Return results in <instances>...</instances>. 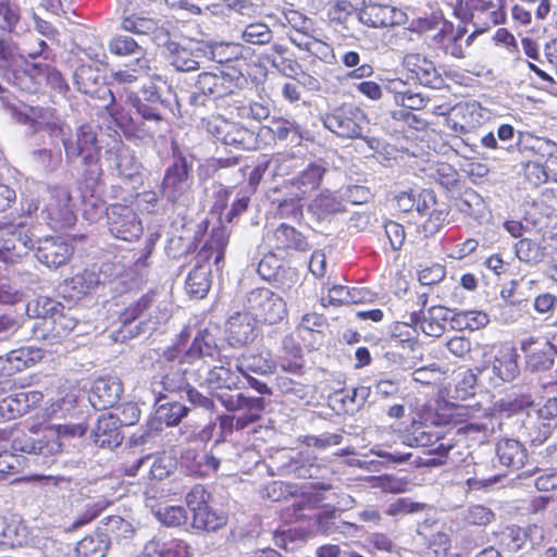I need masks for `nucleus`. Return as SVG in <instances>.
<instances>
[{
	"label": "nucleus",
	"instance_id": "nucleus-1",
	"mask_svg": "<svg viewBox=\"0 0 557 557\" xmlns=\"http://www.w3.org/2000/svg\"><path fill=\"white\" fill-rule=\"evenodd\" d=\"M126 98L140 117L138 121L131 119L129 125L124 131L126 136L150 143L166 131L164 110L168 103L161 99L156 85L141 84L138 91H128Z\"/></svg>",
	"mask_w": 557,
	"mask_h": 557
},
{
	"label": "nucleus",
	"instance_id": "nucleus-2",
	"mask_svg": "<svg viewBox=\"0 0 557 557\" xmlns=\"http://www.w3.org/2000/svg\"><path fill=\"white\" fill-rule=\"evenodd\" d=\"M230 233L224 227L214 228L210 237L196 255V264L188 273L185 282L186 292L196 297L203 298L211 286V261L216 271L224 267L225 249L228 245Z\"/></svg>",
	"mask_w": 557,
	"mask_h": 557
},
{
	"label": "nucleus",
	"instance_id": "nucleus-3",
	"mask_svg": "<svg viewBox=\"0 0 557 557\" xmlns=\"http://www.w3.org/2000/svg\"><path fill=\"white\" fill-rule=\"evenodd\" d=\"M55 136L61 137L67 162H73L82 158L87 169L83 175L90 186L96 185L101 175L102 169L99 164V147L97 145V134L91 125H82L75 134L67 135L66 127L61 122L49 124Z\"/></svg>",
	"mask_w": 557,
	"mask_h": 557
},
{
	"label": "nucleus",
	"instance_id": "nucleus-4",
	"mask_svg": "<svg viewBox=\"0 0 557 557\" xmlns=\"http://www.w3.org/2000/svg\"><path fill=\"white\" fill-rule=\"evenodd\" d=\"M245 82V76L235 69L202 72L196 81V91L189 96V103L195 108L205 107L210 98L218 99L235 94Z\"/></svg>",
	"mask_w": 557,
	"mask_h": 557
},
{
	"label": "nucleus",
	"instance_id": "nucleus-5",
	"mask_svg": "<svg viewBox=\"0 0 557 557\" xmlns=\"http://www.w3.org/2000/svg\"><path fill=\"white\" fill-rule=\"evenodd\" d=\"M36 312L42 321L35 327V336L46 341H59L66 337L76 327L77 319L65 311L60 302L41 297L36 300Z\"/></svg>",
	"mask_w": 557,
	"mask_h": 557
},
{
	"label": "nucleus",
	"instance_id": "nucleus-6",
	"mask_svg": "<svg viewBox=\"0 0 557 557\" xmlns=\"http://www.w3.org/2000/svg\"><path fill=\"white\" fill-rule=\"evenodd\" d=\"M85 433L86 428L82 424H49L44 428L42 436L40 438H15L12 443V447L15 451L50 457L61 453L62 437H81Z\"/></svg>",
	"mask_w": 557,
	"mask_h": 557
},
{
	"label": "nucleus",
	"instance_id": "nucleus-7",
	"mask_svg": "<svg viewBox=\"0 0 557 557\" xmlns=\"http://www.w3.org/2000/svg\"><path fill=\"white\" fill-rule=\"evenodd\" d=\"M325 128L342 138L361 137L367 117L364 112L351 103H344L322 116Z\"/></svg>",
	"mask_w": 557,
	"mask_h": 557
},
{
	"label": "nucleus",
	"instance_id": "nucleus-8",
	"mask_svg": "<svg viewBox=\"0 0 557 557\" xmlns=\"http://www.w3.org/2000/svg\"><path fill=\"white\" fill-rule=\"evenodd\" d=\"M245 308L258 321L275 324L286 315V302L268 288H256L247 294Z\"/></svg>",
	"mask_w": 557,
	"mask_h": 557
},
{
	"label": "nucleus",
	"instance_id": "nucleus-9",
	"mask_svg": "<svg viewBox=\"0 0 557 557\" xmlns=\"http://www.w3.org/2000/svg\"><path fill=\"white\" fill-rule=\"evenodd\" d=\"M207 131L216 140L245 150L255 149L258 144V137L253 131L221 116L208 121Z\"/></svg>",
	"mask_w": 557,
	"mask_h": 557
},
{
	"label": "nucleus",
	"instance_id": "nucleus-10",
	"mask_svg": "<svg viewBox=\"0 0 557 557\" xmlns=\"http://www.w3.org/2000/svg\"><path fill=\"white\" fill-rule=\"evenodd\" d=\"M191 165L185 157L178 156L166 168L161 184V193L171 202L184 201L191 186L189 175Z\"/></svg>",
	"mask_w": 557,
	"mask_h": 557
},
{
	"label": "nucleus",
	"instance_id": "nucleus-11",
	"mask_svg": "<svg viewBox=\"0 0 557 557\" xmlns=\"http://www.w3.org/2000/svg\"><path fill=\"white\" fill-rule=\"evenodd\" d=\"M153 294H146L138 301L127 307L120 315L123 324H128L135 320H140L147 331H153L170 318V311L166 306L160 305L153 307Z\"/></svg>",
	"mask_w": 557,
	"mask_h": 557
},
{
	"label": "nucleus",
	"instance_id": "nucleus-12",
	"mask_svg": "<svg viewBox=\"0 0 557 557\" xmlns=\"http://www.w3.org/2000/svg\"><path fill=\"white\" fill-rule=\"evenodd\" d=\"M108 227L112 236L132 242L143 234V225L137 213L128 206L115 203L107 209Z\"/></svg>",
	"mask_w": 557,
	"mask_h": 557
},
{
	"label": "nucleus",
	"instance_id": "nucleus-13",
	"mask_svg": "<svg viewBox=\"0 0 557 557\" xmlns=\"http://www.w3.org/2000/svg\"><path fill=\"white\" fill-rule=\"evenodd\" d=\"M557 397L548 398L541 407L528 411L524 422L529 437L534 444L544 443L556 428Z\"/></svg>",
	"mask_w": 557,
	"mask_h": 557
},
{
	"label": "nucleus",
	"instance_id": "nucleus-14",
	"mask_svg": "<svg viewBox=\"0 0 557 557\" xmlns=\"http://www.w3.org/2000/svg\"><path fill=\"white\" fill-rule=\"evenodd\" d=\"M164 358L168 362V366L164 368V374L160 381L151 383L152 393L159 395L157 400L165 397L163 394L164 392L181 393L189 385L185 376L187 370L182 367H177V364L184 362L182 358L178 359L177 350L174 348L166 350L164 352Z\"/></svg>",
	"mask_w": 557,
	"mask_h": 557
},
{
	"label": "nucleus",
	"instance_id": "nucleus-15",
	"mask_svg": "<svg viewBox=\"0 0 557 557\" xmlns=\"http://www.w3.org/2000/svg\"><path fill=\"white\" fill-rule=\"evenodd\" d=\"M34 248L33 240L24 225H10L0 236V260L13 263Z\"/></svg>",
	"mask_w": 557,
	"mask_h": 557
},
{
	"label": "nucleus",
	"instance_id": "nucleus-16",
	"mask_svg": "<svg viewBox=\"0 0 557 557\" xmlns=\"http://www.w3.org/2000/svg\"><path fill=\"white\" fill-rule=\"evenodd\" d=\"M104 161L111 171L117 176L133 180L139 174L140 164L134 156V152L122 141H114L104 151Z\"/></svg>",
	"mask_w": 557,
	"mask_h": 557
},
{
	"label": "nucleus",
	"instance_id": "nucleus-17",
	"mask_svg": "<svg viewBox=\"0 0 557 557\" xmlns=\"http://www.w3.org/2000/svg\"><path fill=\"white\" fill-rule=\"evenodd\" d=\"M258 335L257 320L245 309L232 314L226 322V338L233 347H242L255 341Z\"/></svg>",
	"mask_w": 557,
	"mask_h": 557
},
{
	"label": "nucleus",
	"instance_id": "nucleus-18",
	"mask_svg": "<svg viewBox=\"0 0 557 557\" xmlns=\"http://www.w3.org/2000/svg\"><path fill=\"white\" fill-rule=\"evenodd\" d=\"M45 211L58 227L71 226L76 220L71 206V195L65 187H53L49 190Z\"/></svg>",
	"mask_w": 557,
	"mask_h": 557
},
{
	"label": "nucleus",
	"instance_id": "nucleus-19",
	"mask_svg": "<svg viewBox=\"0 0 557 557\" xmlns=\"http://www.w3.org/2000/svg\"><path fill=\"white\" fill-rule=\"evenodd\" d=\"M521 349L525 352L527 367L530 370L546 371L554 366L557 349L550 342L530 337L521 342Z\"/></svg>",
	"mask_w": 557,
	"mask_h": 557
},
{
	"label": "nucleus",
	"instance_id": "nucleus-20",
	"mask_svg": "<svg viewBox=\"0 0 557 557\" xmlns=\"http://www.w3.org/2000/svg\"><path fill=\"white\" fill-rule=\"evenodd\" d=\"M405 14L401 10L383 4H364L358 12V21L366 26L379 28L400 25Z\"/></svg>",
	"mask_w": 557,
	"mask_h": 557
},
{
	"label": "nucleus",
	"instance_id": "nucleus-21",
	"mask_svg": "<svg viewBox=\"0 0 557 557\" xmlns=\"http://www.w3.org/2000/svg\"><path fill=\"white\" fill-rule=\"evenodd\" d=\"M123 393V385L117 376L97 379L89 393V401L95 409L103 410L116 405Z\"/></svg>",
	"mask_w": 557,
	"mask_h": 557
},
{
	"label": "nucleus",
	"instance_id": "nucleus-22",
	"mask_svg": "<svg viewBox=\"0 0 557 557\" xmlns=\"http://www.w3.org/2000/svg\"><path fill=\"white\" fill-rule=\"evenodd\" d=\"M73 248L61 237H45L37 242L36 258L48 268H58L66 263Z\"/></svg>",
	"mask_w": 557,
	"mask_h": 557
},
{
	"label": "nucleus",
	"instance_id": "nucleus-23",
	"mask_svg": "<svg viewBox=\"0 0 557 557\" xmlns=\"http://www.w3.org/2000/svg\"><path fill=\"white\" fill-rule=\"evenodd\" d=\"M221 364L214 366L207 370L201 385H206L211 389H242L245 383L236 369H233L230 363L220 361Z\"/></svg>",
	"mask_w": 557,
	"mask_h": 557
},
{
	"label": "nucleus",
	"instance_id": "nucleus-24",
	"mask_svg": "<svg viewBox=\"0 0 557 557\" xmlns=\"http://www.w3.org/2000/svg\"><path fill=\"white\" fill-rule=\"evenodd\" d=\"M403 65L416 75L420 84L438 88L442 85V77L432 61L420 53H408L403 59Z\"/></svg>",
	"mask_w": 557,
	"mask_h": 557
},
{
	"label": "nucleus",
	"instance_id": "nucleus-25",
	"mask_svg": "<svg viewBox=\"0 0 557 557\" xmlns=\"http://www.w3.org/2000/svg\"><path fill=\"white\" fill-rule=\"evenodd\" d=\"M121 424L115 414H102L92 430L94 442L99 447L113 448L122 443Z\"/></svg>",
	"mask_w": 557,
	"mask_h": 557
},
{
	"label": "nucleus",
	"instance_id": "nucleus-26",
	"mask_svg": "<svg viewBox=\"0 0 557 557\" xmlns=\"http://www.w3.org/2000/svg\"><path fill=\"white\" fill-rule=\"evenodd\" d=\"M272 248L276 250L308 251L310 245L306 237L295 227L282 223L269 237Z\"/></svg>",
	"mask_w": 557,
	"mask_h": 557
},
{
	"label": "nucleus",
	"instance_id": "nucleus-27",
	"mask_svg": "<svg viewBox=\"0 0 557 557\" xmlns=\"http://www.w3.org/2000/svg\"><path fill=\"white\" fill-rule=\"evenodd\" d=\"M234 367L242 377L251 374L265 375L274 372L275 362L269 354L249 352L237 357Z\"/></svg>",
	"mask_w": 557,
	"mask_h": 557
},
{
	"label": "nucleus",
	"instance_id": "nucleus-28",
	"mask_svg": "<svg viewBox=\"0 0 557 557\" xmlns=\"http://www.w3.org/2000/svg\"><path fill=\"white\" fill-rule=\"evenodd\" d=\"M417 533L429 541L435 557H444L450 546L449 535L443 524L438 527L436 521L424 520L418 525Z\"/></svg>",
	"mask_w": 557,
	"mask_h": 557
},
{
	"label": "nucleus",
	"instance_id": "nucleus-29",
	"mask_svg": "<svg viewBox=\"0 0 557 557\" xmlns=\"http://www.w3.org/2000/svg\"><path fill=\"white\" fill-rule=\"evenodd\" d=\"M518 354L512 347H503L492 361V372L503 382L512 381L519 374Z\"/></svg>",
	"mask_w": 557,
	"mask_h": 557
},
{
	"label": "nucleus",
	"instance_id": "nucleus-30",
	"mask_svg": "<svg viewBox=\"0 0 557 557\" xmlns=\"http://www.w3.org/2000/svg\"><path fill=\"white\" fill-rule=\"evenodd\" d=\"M496 455L499 462L510 469H520L527 460V450L523 445L511 438H504L497 443Z\"/></svg>",
	"mask_w": 557,
	"mask_h": 557
},
{
	"label": "nucleus",
	"instance_id": "nucleus-31",
	"mask_svg": "<svg viewBox=\"0 0 557 557\" xmlns=\"http://www.w3.org/2000/svg\"><path fill=\"white\" fill-rule=\"evenodd\" d=\"M219 354V347L215 337L208 330H202L197 333L193 343L185 355L182 357L189 363L206 357L214 358Z\"/></svg>",
	"mask_w": 557,
	"mask_h": 557
},
{
	"label": "nucleus",
	"instance_id": "nucleus-32",
	"mask_svg": "<svg viewBox=\"0 0 557 557\" xmlns=\"http://www.w3.org/2000/svg\"><path fill=\"white\" fill-rule=\"evenodd\" d=\"M183 462L190 473L198 476H210L220 467V459L208 451H187Z\"/></svg>",
	"mask_w": 557,
	"mask_h": 557
},
{
	"label": "nucleus",
	"instance_id": "nucleus-33",
	"mask_svg": "<svg viewBox=\"0 0 557 557\" xmlns=\"http://www.w3.org/2000/svg\"><path fill=\"white\" fill-rule=\"evenodd\" d=\"M287 471L300 479H325L330 474V469L315 458L302 457L292 458Z\"/></svg>",
	"mask_w": 557,
	"mask_h": 557
},
{
	"label": "nucleus",
	"instance_id": "nucleus-34",
	"mask_svg": "<svg viewBox=\"0 0 557 557\" xmlns=\"http://www.w3.org/2000/svg\"><path fill=\"white\" fill-rule=\"evenodd\" d=\"M219 401L228 411H253L262 412L264 409V400L261 397H248L243 393L230 394L222 393L218 395Z\"/></svg>",
	"mask_w": 557,
	"mask_h": 557
},
{
	"label": "nucleus",
	"instance_id": "nucleus-35",
	"mask_svg": "<svg viewBox=\"0 0 557 557\" xmlns=\"http://www.w3.org/2000/svg\"><path fill=\"white\" fill-rule=\"evenodd\" d=\"M23 60L22 48H18L9 33L0 35V74L13 71Z\"/></svg>",
	"mask_w": 557,
	"mask_h": 557
},
{
	"label": "nucleus",
	"instance_id": "nucleus-36",
	"mask_svg": "<svg viewBox=\"0 0 557 557\" xmlns=\"http://www.w3.org/2000/svg\"><path fill=\"white\" fill-rule=\"evenodd\" d=\"M200 50L209 60L223 64L237 60L242 46L234 42H205Z\"/></svg>",
	"mask_w": 557,
	"mask_h": 557
},
{
	"label": "nucleus",
	"instance_id": "nucleus-37",
	"mask_svg": "<svg viewBox=\"0 0 557 557\" xmlns=\"http://www.w3.org/2000/svg\"><path fill=\"white\" fill-rule=\"evenodd\" d=\"M309 210L319 220H325L330 215L345 211V207L334 194L329 190L317 196L309 206Z\"/></svg>",
	"mask_w": 557,
	"mask_h": 557
},
{
	"label": "nucleus",
	"instance_id": "nucleus-38",
	"mask_svg": "<svg viewBox=\"0 0 557 557\" xmlns=\"http://www.w3.org/2000/svg\"><path fill=\"white\" fill-rule=\"evenodd\" d=\"M109 548V540L104 533H95L82 539L76 545L79 557H104Z\"/></svg>",
	"mask_w": 557,
	"mask_h": 557
},
{
	"label": "nucleus",
	"instance_id": "nucleus-39",
	"mask_svg": "<svg viewBox=\"0 0 557 557\" xmlns=\"http://www.w3.org/2000/svg\"><path fill=\"white\" fill-rule=\"evenodd\" d=\"M370 454L380 458L377 460L366 458V470L372 472H380L383 469H387L392 463L406 462L411 456L410 453H389L376 447L371 448Z\"/></svg>",
	"mask_w": 557,
	"mask_h": 557
},
{
	"label": "nucleus",
	"instance_id": "nucleus-40",
	"mask_svg": "<svg viewBox=\"0 0 557 557\" xmlns=\"http://www.w3.org/2000/svg\"><path fill=\"white\" fill-rule=\"evenodd\" d=\"M145 550L153 552L159 557H191V547L182 540H172L169 543H160L159 541L149 542Z\"/></svg>",
	"mask_w": 557,
	"mask_h": 557
},
{
	"label": "nucleus",
	"instance_id": "nucleus-41",
	"mask_svg": "<svg viewBox=\"0 0 557 557\" xmlns=\"http://www.w3.org/2000/svg\"><path fill=\"white\" fill-rule=\"evenodd\" d=\"M28 541V530L20 521L8 522L0 533V546L4 548L21 547Z\"/></svg>",
	"mask_w": 557,
	"mask_h": 557
},
{
	"label": "nucleus",
	"instance_id": "nucleus-42",
	"mask_svg": "<svg viewBox=\"0 0 557 557\" xmlns=\"http://www.w3.org/2000/svg\"><path fill=\"white\" fill-rule=\"evenodd\" d=\"M226 523V517L209 506L196 510L193 515V527L198 530L215 531Z\"/></svg>",
	"mask_w": 557,
	"mask_h": 557
},
{
	"label": "nucleus",
	"instance_id": "nucleus-43",
	"mask_svg": "<svg viewBox=\"0 0 557 557\" xmlns=\"http://www.w3.org/2000/svg\"><path fill=\"white\" fill-rule=\"evenodd\" d=\"M326 169L318 163L309 164L298 176L297 182L293 184L296 186L298 193H304V196L318 188L321 184L322 177Z\"/></svg>",
	"mask_w": 557,
	"mask_h": 557
},
{
	"label": "nucleus",
	"instance_id": "nucleus-44",
	"mask_svg": "<svg viewBox=\"0 0 557 557\" xmlns=\"http://www.w3.org/2000/svg\"><path fill=\"white\" fill-rule=\"evenodd\" d=\"M490 322L488 315L483 311L469 310L457 311L451 317L453 327L462 330L469 329L471 331L484 327Z\"/></svg>",
	"mask_w": 557,
	"mask_h": 557
},
{
	"label": "nucleus",
	"instance_id": "nucleus-45",
	"mask_svg": "<svg viewBox=\"0 0 557 557\" xmlns=\"http://www.w3.org/2000/svg\"><path fill=\"white\" fill-rule=\"evenodd\" d=\"M33 352L28 348H21L10 351L4 359H0L2 363V370L7 374L23 371L35 362Z\"/></svg>",
	"mask_w": 557,
	"mask_h": 557
},
{
	"label": "nucleus",
	"instance_id": "nucleus-46",
	"mask_svg": "<svg viewBox=\"0 0 557 557\" xmlns=\"http://www.w3.org/2000/svg\"><path fill=\"white\" fill-rule=\"evenodd\" d=\"M20 23V7L8 0L0 1V35L2 33H9L10 35L16 33Z\"/></svg>",
	"mask_w": 557,
	"mask_h": 557
},
{
	"label": "nucleus",
	"instance_id": "nucleus-47",
	"mask_svg": "<svg viewBox=\"0 0 557 557\" xmlns=\"http://www.w3.org/2000/svg\"><path fill=\"white\" fill-rule=\"evenodd\" d=\"M150 66L147 59L137 58L136 67L129 70H119L113 73V78L119 84L131 86L134 83L149 75Z\"/></svg>",
	"mask_w": 557,
	"mask_h": 557
},
{
	"label": "nucleus",
	"instance_id": "nucleus-48",
	"mask_svg": "<svg viewBox=\"0 0 557 557\" xmlns=\"http://www.w3.org/2000/svg\"><path fill=\"white\" fill-rule=\"evenodd\" d=\"M171 64L181 72H190L199 69V62L193 57V53L181 47L178 44H170Z\"/></svg>",
	"mask_w": 557,
	"mask_h": 557
},
{
	"label": "nucleus",
	"instance_id": "nucleus-49",
	"mask_svg": "<svg viewBox=\"0 0 557 557\" xmlns=\"http://www.w3.org/2000/svg\"><path fill=\"white\" fill-rule=\"evenodd\" d=\"M515 249L518 259L529 264H536L544 258V249L530 238L520 239Z\"/></svg>",
	"mask_w": 557,
	"mask_h": 557
},
{
	"label": "nucleus",
	"instance_id": "nucleus-50",
	"mask_svg": "<svg viewBox=\"0 0 557 557\" xmlns=\"http://www.w3.org/2000/svg\"><path fill=\"white\" fill-rule=\"evenodd\" d=\"M367 0H333L329 10L332 21L344 22L355 12H359Z\"/></svg>",
	"mask_w": 557,
	"mask_h": 557
},
{
	"label": "nucleus",
	"instance_id": "nucleus-51",
	"mask_svg": "<svg viewBox=\"0 0 557 557\" xmlns=\"http://www.w3.org/2000/svg\"><path fill=\"white\" fill-rule=\"evenodd\" d=\"M109 50L111 53L120 57L136 55L143 53L140 45L131 36L115 35L109 41Z\"/></svg>",
	"mask_w": 557,
	"mask_h": 557
},
{
	"label": "nucleus",
	"instance_id": "nucleus-52",
	"mask_svg": "<svg viewBox=\"0 0 557 557\" xmlns=\"http://www.w3.org/2000/svg\"><path fill=\"white\" fill-rule=\"evenodd\" d=\"M273 136L278 140H300L302 138V127L295 121L277 119L272 122L270 127Z\"/></svg>",
	"mask_w": 557,
	"mask_h": 557
},
{
	"label": "nucleus",
	"instance_id": "nucleus-53",
	"mask_svg": "<svg viewBox=\"0 0 557 557\" xmlns=\"http://www.w3.org/2000/svg\"><path fill=\"white\" fill-rule=\"evenodd\" d=\"M146 466L149 468V476L151 479L162 480L170 472L164 459H157L150 456H146L135 461L129 471V474L135 475L140 468Z\"/></svg>",
	"mask_w": 557,
	"mask_h": 557
},
{
	"label": "nucleus",
	"instance_id": "nucleus-54",
	"mask_svg": "<svg viewBox=\"0 0 557 557\" xmlns=\"http://www.w3.org/2000/svg\"><path fill=\"white\" fill-rule=\"evenodd\" d=\"M304 193L297 190L290 197L284 198L280 201L277 207V214L284 219L298 220L302 216V199Z\"/></svg>",
	"mask_w": 557,
	"mask_h": 557
},
{
	"label": "nucleus",
	"instance_id": "nucleus-55",
	"mask_svg": "<svg viewBox=\"0 0 557 557\" xmlns=\"http://www.w3.org/2000/svg\"><path fill=\"white\" fill-rule=\"evenodd\" d=\"M73 78L78 90L84 94H92L99 75L90 65L83 64L75 70Z\"/></svg>",
	"mask_w": 557,
	"mask_h": 557
},
{
	"label": "nucleus",
	"instance_id": "nucleus-56",
	"mask_svg": "<svg viewBox=\"0 0 557 557\" xmlns=\"http://www.w3.org/2000/svg\"><path fill=\"white\" fill-rule=\"evenodd\" d=\"M121 28L137 35H150L152 30L157 29V21L150 17L131 15L122 20Z\"/></svg>",
	"mask_w": 557,
	"mask_h": 557
},
{
	"label": "nucleus",
	"instance_id": "nucleus-57",
	"mask_svg": "<svg viewBox=\"0 0 557 557\" xmlns=\"http://www.w3.org/2000/svg\"><path fill=\"white\" fill-rule=\"evenodd\" d=\"M462 518L470 525L485 527L494 520L495 515L486 506L471 505L462 511Z\"/></svg>",
	"mask_w": 557,
	"mask_h": 557
},
{
	"label": "nucleus",
	"instance_id": "nucleus-58",
	"mask_svg": "<svg viewBox=\"0 0 557 557\" xmlns=\"http://www.w3.org/2000/svg\"><path fill=\"white\" fill-rule=\"evenodd\" d=\"M244 41L252 45H265L272 39V32L264 23H251L242 34Z\"/></svg>",
	"mask_w": 557,
	"mask_h": 557
},
{
	"label": "nucleus",
	"instance_id": "nucleus-59",
	"mask_svg": "<svg viewBox=\"0 0 557 557\" xmlns=\"http://www.w3.org/2000/svg\"><path fill=\"white\" fill-rule=\"evenodd\" d=\"M215 166L218 170L230 169L231 182L234 184L243 182L247 176V171L249 170V165L236 157L218 159Z\"/></svg>",
	"mask_w": 557,
	"mask_h": 557
},
{
	"label": "nucleus",
	"instance_id": "nucleus-60",
	"mask_svg": "<svg viewBox=\"0 0 557 557\" xmlns=\"http://www.w3.org/2000/svg\"><path fill=\"white\" fill-rule=\"evenodd\" d=\"M104 531L107 534V537L109 535L114 536L116 540L120 539H128L134 533V528L132 523L124 520L120 516H110L106 518L104 522Z\"/></svg>",
	"mask_w": 557,
	"mask_h": 557
},
{
	"label": "nucleus",
	"instance_id": "nucleus-61",
	"mask_svg": "<svg viewBox=\"0 0 557 557\" xmlns=\"http://www.w3.org/2000/svg\"><path fill=\"white\" fill-rule=\"evenodd\" d=\"M158 520L168 527H178L186 522L187 512L183 506H165L157 510Z\"/></svg>",
	"mask_w": 557,
	"mask_h": 557
},
{
	"label": "nucleus",
	"instance_id": "nucleus-62",
	"mask_svg": "<svg viewBox=\"0 0 557 557\" xmlns=\"http://www.w3.org/2000/svg\"><path fill=\"white\" fill-rule=\"evenodd\" d=\"M189 408L185 405L173 401L168 406H160L158 410L159 419L162 420L168 426L178 424L184 417L187 416Z\"/></svg>",
	"mask_w": 557,
	"mask_h": 557
},
{
	"label": "nucleus",
	"instance_id": "nucleus-63",
	"mask_svg": "<svg viewBox=\"0 0 557 557\" xmlns=\"http://www.w3.org/2000/svg\"><path fill=\"white\" fill-rule=\"evenodd\" d=\"M342 62L347 67H355L348 74V76L351 78L359 79V78L370 77L374 72L372 65H370V64L364 63V64L359 65L360 55L356 51L345 52L342 55Z\"/></svg>",
	"mask_w": 557,
	"mask_h": 557
},
{
	"label": "nucleus",
	"instance_id": "nucleus-64",
	"mask_svg": "<svg viewBox=\"0 0 557 557\" xmlns=\"http://www.w3.org/2000/svg\"><path fill=\"white\" fill-rule=\"evenodd\" d=\"M410 322L417 326L419 325L423 333H425L429 336L438 337L445 331L444 323L436 321L435 319H431L429 314H422V311L412 312L410 315Z\"/></svg>",
	"mask_w": 557,
	"mask_h": 557
}]
</instances>
